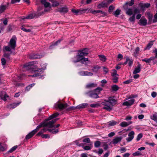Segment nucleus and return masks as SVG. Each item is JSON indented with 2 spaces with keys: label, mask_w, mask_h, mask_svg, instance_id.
<instances>
[{
  "label": "nucleus",
  "mask_w": 157,
  "mask_h": 157,
  "mask_svg": "<svg viewBox=\"0 0 157 157\" xmlns=\"http://www.w3.org/2000/svg\"><path fill=\"white\" fill-rule=\"evenodd\" d=\"M57 11L60 13H67L68 11V9L67 7H64L58 8Z\"/></svg>",
  "instance_id": "obj_22"
},
{
  "label": "nucleus",
  "mask_w": 157,
  "mask_h": 157,
  "mask_svg": "<svg viewBox=\"0 0 157 157\" xmlns=\"http://www.w3.org/2000/svg\"><path fill=\"white\" fill-rule=\"evenodd\" d=\"M88 9H79L76 10L75 9H72L71 10V12L77 15L85 13L88 10Z\"/></svg>",
  "instance_id": "obj_7"
},
{
  "label": "nucleus",
  "mask_w": 157,
  "mask_h": 157,
  "mask_svg": "<svg viewBox=\"0 0 157 157\" xmlns=\"http://www.w3.org/2000/svg\"><path fill=\"white\" fill-rule=\"evenodd\" d=\"M40 8H39L38 9V11L37 12V15L38 16H40L43 15L44 13V12L42 11L40 13Z\"/></svg>",
  "instance_id": "obj_58"
},
{
  "label": "nucleus",
  "mask_w": 157,
  "mask_h": 157,
  "mask_svg": "<svg viewBox=\"0 0 157 157\" xmlns=\"http://www.w3.org/2000/svg\"><path fill=\"white\" fill-rule=\"evenodd\" d=\"M99 57L100 59L102 61L104 62L105 61L106 58L103 55H99Z\"/></svg>",
  "instance_id": "obj_43"
},
{
  "label": "nucleus",
  "mask_w": 157,
  "mask_h": 157,
  "mask_svg": "<svg viewBox=\"0 0 157 157\" xmlns=\"http://www.w3.org/2000/svg\"><path fill=\"white\" fill-rule=\"evenodd\" d=\"M154 22L157 21V13L154 16V19L153 20Z\"/></svg>",
  "instance_id": "obj_64"
},
{
  "label": "nucleus",
  "mask_w": 157,
  "mask_h": 157,
  "mask_svg": "<svg viewBox=\"0 0 157 157\" xmlns=\"http://www.w3.org/2000/svg\"><path fill=\"white\" fill-rule=\"evenodd\" d=\"M108 101L110 104V105L113 107V105H114L116 102V101L113 97H110L109 98Z\"/></svg>",
  "instance_id": "obj_27"
},
{
  "label": "nucleus",
  "mask_w": 157,
  "mask_h": 157,
  "mask_svg": "<svg viewBox=\"0 0 157 157\" xmlns=\"http://www.w3.org/2000/svg\"><path fill=\"white\" fill-rule=\"evenodd\" d=\"M134 3V0H131V1L129 2H127L125 3L126 5H128L129 6H132Z\"/></svg>",
  "instance_id": "obj_44"
},
{
  "label": "nucleus",
  "mask_w": 157,
  "mask_h": 157,
  "mask_svg": "<svg viewBox=\"0 0 157 157\" xmlns=\"http://www.w3.org/2000/svg\"><path fill=\"white\" fill-rule=\"evenodd\" d=\"M117 122L114 121H112L108 122V125L110 126H113L115 125Z\"/></svg>",
  "instance_id": "obj_33"
},
{
  "label": "nucleus",
  "mask_w": 157,
  "mask_h": 157,
  "mask_svg": "<svg viewBox=\"0 0 157 157\" xmlns=\"http://www.w3.org/2000/svg\"><path fill=\"white\" fill-rule=\"evenodd\" d=\"M88 105V104L86 103H82L78 105L75 108H74L73 107H71L70 108L69 110H73L75 109H80L86 108Z\"/></svg>",
  "instance_id": "obj_8"
},
{
  "label": "nucleus",
  "mask_w": 157,
  "mask_h": 157,
  "mask_svg": "<svg viewBox=\"0 0 157 157\" xmlns=\"http://www.w3.org/2000/svg\"><path fill=\"white\" fill-rule=\"evenodd\" d=\"M83 141L84 142L89 143L90 142V140L89 138H86L84 139L83 140Z\"/></svg>",
  "instance_id": "obj_56"
},
{
  "label": "nucleus",
  "mask_w": 157,
  "mask_h": 157,
  "mask_svg": "<svg viewBox=\"0 0 157 157\" xmlns=\"http://www.w3.org/2000/svg\"><path fill=\"white\" fill-rule=\"evenodd\" d=\"M108 5V4L105 0L102 2L98 4L97 7L99 9H101V8H104L106 7H107Z\"/></svg>",
  "instance_id": "obj_15"
},
{
  "label": "nucleus",
  "mask_w": 157,
  "mask_h": 157,
  "mask_svg": "<svg viewBox=\"0 0 157 157\" xmlns=\"http://www.w3.org/2000/svg\"><path fill=\"white\" fill-rule=\"evenodd\" d=\"M78 51V54L72 59V61L74 63H76L79 61L84 64H86L90 63L88 58H84V57Z\"/></svg>",
  "instance_id": "obj_2"
},
{
  "label": "nucleus",
  "mask_w": 157,
  "mask_h": 157,
  "mask_svg": "<svg viewBox=\"0 0 157 157\" xmlns=\"http://www.w3.org/2000/svg\"><path fill=\"white\" fill-rule=\"evenodd\" d=\"M114 7L113 5H111L109 8V12H112L114 9Z\"/></svg>",
  "instance_id": "obj_53"
},
{
  "label": "nucleus",
  "mask_w": 157,
  "mask_h": 157,
  "mask_svg": "<svg viewBox=\"0 0 157 157\" xmlns=\"http://www.w3.org/2000/svg\"><path fill=\"white\" fill-rule=\"evenodd\" d=\"M151 119L157 122V115H153Z\"/></svg>",
  "instance_id": "obj_51"
},
{
  "label": "nucleus",
  "mask_w": 157,
  "mask_h": 157,
  "mask_svg": "<svg viewBox=\"0 0 157 157\" xmlns=\"http://www.w3.org/2000/svg\"><path fill=\"white\" fill-rule=\"evenodd\" d=\"M99 105L98 104H91L90 105V106L92 108H95Z\"/></svg>",
  "instance_id": "obj_62"
},
{
  "label": "nucleus",
  "mask_w": 157,
  "mask_h": 157,
  "mask_svg": "<svg viewBox=\"0 0 157 157\" xmlns=\"http://www.w3.org/2000/svg\"><path fill=\"white\" fill-rule=\"evenodd\" d=\"M103 71L104 72V74H106L109 71L108 69L105 67H103Z\"/></svg>",
  "instance_id": "obj_52"
},
{
  "label": "nucleus",
  "mask_w": 157,
  "mask_h": 157,
  "mask_svg": "<svg viewBox=\"0 0 157 157\" xmlns=\"http://www.w3.org/2000/svg\"><path fill=\"white\" fill-rule=\"evenodd\" d=\"M120 10L119 9L117 10L114 13V15L116 17H117L120 14Z\"/></svg>",
  "instance_id": "obj_46"
},
{
  "label": "nucleus",
  "mask_w": 157,
  "mask_h": 157,
  "mask_svg": "<svg viewBox=\"0 0 157 157\" xmlns=\"http://www.w3.org/2000/svg\"><path fill=\"white\" fill-rule=\"evenodd\" d=\"M97 86L96 84L94 83H90L86 85V87L87 88H91Z\"/></svg>",
  "instance_id": "obj_31"
},
{
  "label": "nucleus",
  "mask_w": 157,
  "mask_h": 157,
  "mask_svg": "<svg viewBox=\"0 0 157 157\" xmlns=\"http://www.w3.org/2000/svg\"><path fill=\"white\" fill-rule=\"evenodd\" d=\"M36 16V13H33L29 14L28 16L25 17H22L21 19V21H22L23 20L25 19H31L33 18Z\"/></svg>",
  "instance_id": "obj_12"
},
{
  "label": "nucleus",
  "mask_w": 157,
  "mask_h": 157,
  "mask_svg": "<svg viewBox=\"0 0 157 157\" xmlns=\"http://www.w3.org/2000/svg\"><path fill=\"white\" fill-rule=\"evenodd\" d=\"M102 104L105 106L103 107V109L109 111H110L112 109V106L108 101H105L102 103Z\"/></svg>",
  "instance_id": "obj_10"
},
{
  "label": "nucleus",
  "mask_w": 157,
  "mask_h": 157,
  "mask_svg": "<svg viewBox=\"0 0 157 157\" xmlns=\"http://www.w3.org/2000/svg\"><path fill=\"white\" fill-rule=\"evenodd\" d=\"M51 2L52 3V7H56L58 6L59 5V2L57 1H52Z\"/></svg>",
  "instance_id": "obj_40"
},
{
  "label": "nucleus",
  "mask_w": 157,
  "mask_h": 157,
  "mask_svg": "<svg viewBox=\"0 0 157 157\" xmlns=\"http://www.w3.org/2000/svg\"><path fill=\"white\" fill-rule=\"evenodd\" d=\"M33 62H30L25 65L23 67L24 69H27L29 68H33L34 66L33 65Z\"/></svg>",
  "instance_id": "obj_17"
},
{
  "label": "nucleus",
  "mask_w": 157,
  "mask_h": 157,
  "mask_svg": "<svg viewBox=\"0 0 157 157\" xmlns=\"http://www.w3.org/2000/svg\"><path fill=\"white\" fill-rule=\"evenodd\" d=\"M56 121V120H52L49 121L48 123L43 122L40 124L39 125L37 126L36 128L34 130H33L31 132H30L29 134L26 135L25 139H29L32 137L39 130V129L42 127H45L48 126L51 127L52 124Z\"/></svg>",
  "instance_id": "obj_1"
},
{
  "label": "nucleus",
  "mask_w": 157,
  "mask_h": 157,
  "mask_svg": "<svg viewBox=\"0 0 157 157\" xmlns=\"http://www.w3.org/2000/svg\"><path fill=\"white\" fill-rule=\"evenodd\" d=\"M155 58V57H150L149 59H143L142 61H144L147 63H149L150 62L151 60H153Z\"/></svg>",
  "instance_id": "obj_29"
},
{
  "label": "nucleus",
  "mask_w": 157,
  "mask_h": 157,
  "mask_svg": "<svg viewBox=\"0 0 157 157\" xmlns=\"http://www.w3.org/2000/svg\"><path fill=\"white\" fill-rule=\"evenodd\" d=\"M132 123V121L126 122L123 121L120 124V126L122 127H126Z\"/></svg>",
  "instance_id": "obj_23"
},
{
  "label": "nucleus",
  "mask_w": 157,
  "mask_h": 157,
  "mask_svg": "<svg viewBox=\"0 0 157 157\" xmlns=\"http://www.w3.org/2000/svg\"><path fill=\"white\" fill-rule=\"evenodd\" d=\"M141 154L139 151H137L136 152L133 153L132 155L134 156H137L140 155Z\"/></svg>",
  "instance_id": "obj_59"
},
{
  "label": "nucleus",
  "mask_w": 157,
  "mask_h": 157,
  "mask_svg": "<svg viewBox=\"0 0 157 157\" xmlns=\"http://www.w3.org/2000/svg\"><path fill=\"white\" fill-rule=\"evenodd\" d=\"M143 135L142 133H140L138 134L136 140L137 141H139L142 137Z\"/></svg>",
  "instance_id": "obj_49"
},
{
  "label": "nucleus",
  "mask_w": 157,
  "mask_h": 157,
  "mask_svg": "<svg viewBox=\"0 0 157 157\" xmlns=\"http://www.w3.org/2000/svg\"><path fill=\"white\" fill-rule=\"evenodd\" d=\"M117 76H115V77H113L112 80L114 83H116L118 82V78Z\"/></svg>",
  "instance_id": "obj_54"
},
{
  "label": "nucleus",
  "mask_w": 157,
  "mask_h": 157,
  "mask_svg": "<svg viewBox=\"0 0 157 157\" xmlns=\"http://www.w3.org/2000/svg\"><path fill=\"white\" fill-rule=\"evenodd\" d=\"M6 8V6L2 5L0 6V13L3 12Z\"/></svg>",
  "instance_id": "obj_39"
},
{
  "label": "nucleus",
  "mask_w": 157,
  "mask_h": 157,
  "mask_svg": "<svg viewBox=\"0 0 157 157\" xmlns=\"http://www.w3.org/2000/svg\"><path fill=\"white\" fill-rule=\"evenodd\" d=\"M40 66L41 67V68L38 69L37 70H34L33 71L35 73V74L32 75H29L28 76L32 77H35L39 76V74L43 72V70L46 68L47 64L46 63H41Z\"/></svg>",
  "instance_id": "obj_6"
},
{
  "label": "nucleus",
  "mask_w": 157,
  "mask_h": 157,
  "mask_svg": "<svg viewBox=\"0 0 157 157\" xmlns=\"http://www.w3.org/2000/svg\"><path fill=\"white\" fill-rule=\"evenodd\" d=\"M147 20L144 17H142L140 20L139 24L142 25H146L147 24Z\"/></svg>",
  "instance_id": "obj_21"
},
{
  "label": "nucleus",
  "mask_w": 157,
  "mask_h": 157,
  "mask_svg": "<svg viewBox=\"0 0 157 157\" xmlns=\"http://www.w3.org/2000/svg\"><path fill=\"white\" fill-rule=\"evenodd\" d=\"M16 38L15 37L13 36L10 40L9 46H4V48L6 51L11 52L12 49L14 50L16 47Z\"/></svg>",
  "instance_id": "obj_4"
},
{
  "label": "nucleus",
  "mask_w": 157,
  "mask_h": 157,
  "mask_svg": "<svg viewBox=\"0 0 157 157\" xmlns=\"http://www.w3.org/2000/svg\"><path fill=\"white\" fill-rule=\"evenodd\" d=\"M78 52L79 53H81V54L84 57V56L87 55L88 54V49L87 48L84 49Z\"/></svg>",
  "instance_id": "obj_24"
},
{
  "label": "nucleus",
  "mask_w": 157,
  "mask_h": 157,
  "mask_svg": "<svg viewBox=\"0 0 157 157\" xmlns=\"http://www.w3.org/2000/svg\"><path fill=\"white\" fill-rule=\"evenodd\" d=\"M101 90V88L98 87L94 90L89 91L86 94L91 98H99L98 94Z\"/></svg>",
  "instance_id": "obj_5"
},
{
  "label": "nucleus",
  "mask_w": 157,
  "mask_h": 157,
  "mask_svg": "<svg viewBox=\"0 0 157 157\" xmlns=\"http://www.w3.org/2000/svg\"><path fill=\"white\" fill-rule=\"evenodd\" d=\"M135 133L134 131L130 132L128 134V137L126 138L127 142H129L131 141L134 138Z\"/></svg>",
  "instance_id": "obj_14"
},
{
  "label": "nucleus",
  "mask_w": 157,
  "mask_h": 157,
  "mask_svg": "<svg viewBox=\"0 0 157 157\" xmlns=\"http://www.w3.org/2000/svg\"><path fill=\"white\" fill-rule=\"evenodd\" d=\"M135 14H134L133 16L129 18V21L131 22H134L135 20Z\"/></svg>",
  "instance_id": "obj_47"
},
{
  "label": "nucleus",
  "mask_w": 157,
  "mask_h": 157,
  "mask_svg": "<svg viewBox=\"0 0 157 157\" xmlns=\"http://www.w3.org/2000/svg\"><path fill=\"white\" fill-rule=\"evenodd\" d=\"M140 71V67L139 66L136 67L135 70L133 71V73L134 74H136L139 73Z\"/></svg>",
  "instance_id": "obj_32"
},
{
  "label": "nucleus",
  "mask_w": 157,
  "mask_h": 157,
  "mask_svg": "<svg viewBox=\"0 0 157 157\" xmlns=\"http://www.w3.org/2000/svg\"><path fill=\"white\" fill-rule=\"evenodd\" d=\"M55 107L56 108H58L60 110H62L67 108V105L66 103L63 104L60 102L58 101L55 104Z\"/></svg>",
  "instance_id": "obj_9"
},
{
  "label": "nucleus",
  "mask_w": 157,
  "mask_h": 157,
  "mask_svg": "<svg viewBox=\"0 0 157 157\" xmlns=\"http://www.w3.org/2000/svg\"><path fill=\"white\" fill-rule=\"evenodd\" d=\"M41 136L42 138H50L48 134H43L41 135Z\"/></svg>",
  "instance_id": "obj_55"
},
{
  "label": "nucleus",
  "mask_w": 157,
  "mask_h": 157,
  "mask_svg": "<svg viewBox=\"0 0 157 157\" xmlns=\"http://www.w3.org/2000/svg\"><path fill=\"white\" fill-rule=\"evenodd\" d=\"M99 68L100 67L98 66H94L93 67L92 69V71L93 72H98Z\"/></svg>",
  "instance_id": "obj_37"
},
{
  "label": "nucleus",
  "mask_w": 157,
  "mask_h": 157,
  "mask_svg": "<svg viewBox=\"0 0 157 157\" xmlns=\"http://www.w3.org/2000/svg\"><path fill=\"white\" fill-rule=\"evenodd\" d=\"M111 75L113 77H115V76H118V74L117 73L116 70L115 69H113L112 71Z\"/></svg>",
  "instance_id": "obj_34"
},
{
  "label": "nucleus",
  "mask_w": 157,
  "mask_h": 157,
  "mask_svg": "<svg viewBox=\"0 0 157 157\" xmlns=\"http://www.w3.org/2000/svg\"><path fill=\"white\" fill-rule=\"evenodd\" d=\"M17 146H15L11 148V149L8 151V152L11 153L14 151L17 148Z\"/></svg>",
  "instance_id": "obj_45"
},
{
  "label": "nucleus",
  "mask_w": 157,
  "mask_h": 157,
  "mask_svg": "<svg viewBox=\"0 0 157 157\" xmlns=\"http://www.w3.org/2000/svg\"><path fill=\"white\" fill-rule=\"evenodd\" d=\"M150 6V4L149 3H145L143 5V6L144 7L148 8Z\"/></svg>",
  "instance_id": "obj_63"
},
{
  "label": "nucleus",
  "mask_w": 157,
  "mask_h": 157,
  "mask_svg": "<svg viewBox=\"0 0 157 157\" xmlns=\"http://www.w3.org/2000/svg\"><path fill=\"white\" fill-rule=\"evenodd\" d=\"M7 147L5 146H2L0 144V151H3L6 150Z\"/></svg>",
  "instance_id": "obj_48"
},
{
  "label": "nucleus",
  "mask_w": 157,
  "mask_h": 157,
  "mask_svg": "<svg viewBox=\"0 0 157 157\" xmlns=\"http://www.w3.org/2000/svg\"><path fill=\"white\" fill-rule=\"evenodd\" d=\"M119 89V87L118 86L116 85H112L111 86V89L113 91H116L118 90Z\"/></svg>",
  "instance_id": "obj_30"
},
{
  "label": "nucleus",
  "mask_w": 157,
  "mask_h": 157,
  "mask_svg": "<svg viewBox=\"0 0 157 157\" xmlns=\"http://www.w3.org/2000/svg\"><path fill=\"white\" fill-rule=\"evenodd\" d=\"M115 134V133L114 132H112L109 134L108 136L109 137H111L113 136Z\"/></svg>",
  "instance_id": "obj_60"
},
{
  "label": "nucleus",
  "mask_w": 157,
  "mask_h": 157,
  "mask_svg": "<svg viewBox=\"0 0 157 157\" xmlns=\"http://www.w3.org/2000/svg\"><path fill=\"white\" fill-rule=\"evenodd\" d=\"M122 58L123 56L121 54H118L117 56V60H118V61H120L122 59Z\"/></svg>",
  "instance_id": "obj_57"
},
{
  "label": "nucleus",
  "mask_w": 157,
  "mask_h": 157,
  "mask_svg": "<svg viewBox=\"0 0 157 157\" xmlns=\"http://www.w3.org/2000/svg\"><path fill=\"white\" fill-rule=\"evenodd\" d=\"M101 144V143L99 141H97L94 143L95 147H99Z\"/></svg>",
  "instance_id": "obj_50"
},
{
  "label": "nucleus",
  "mask_w": 157,
  "mask_h": 157,
  "mask_svg": "<svg viewBox=\"0 0 157 157\" xmlns=\"http://www.w3.org/2000/svg\"><path fill=\"white\" fill-rule=\"evenodd\" d=\"M56 122H54L52 124V126L51 127H49L46 126L45 127L42 126V127H44L42 130L40 131L37 134V135L40 136L42 135V134L45 132L47 131H48L49 132H51L53 134H56L58 132V129L57 128H55V127H53V124Z\"/></svg>",
  "instance_id": "obj_3"
},
{
  "label": "nucleus",
  "mask_w": 157,
  "mask_h": 157,
  "mask_svg": "<svg viewBox=\"0 0 157 157\" xmlns=\"http://www.w3.org/2000/svg\"><path fill=\"white\" fill-rule=\"evenodd\" d=\"M153 42H151L147 45L145 49H149L153 45Z\"/></svg>",
  "instance_id": "obj_42"
},
{
  "label": "nucleus",
  "mask_w": 157,
  "mask_h": 157,
  "mask_svg": "<svg viewBox=\"0 0 157 157\" xmlns=\"http://www.w3.org/2000/svg\"><path fill=\"white\" fill-rule=\"evenodd\" d=\"M79 74L81 76H91L93 75V74L90 72L87 71H83L79 72Z\"/></svg>",
  "instance_id": "obj_13"
},
{
  "label": "nucleus",
  "mask_w": 157,
  "mask_h": 157,
  "mask_svg": "<svg viewBox=\"0 0 157 157\" xmlns=\"http://www.w3.org/2000/svg\"><path fill=\"white\" fill-rule=\"evenodd\" d=\"M21 29L23 31L26 32H29L31 31V30L29 29H26L25 28V27L22 26H21Z\"/></svg>",
  "instance_id": "obj_41"
},
{
  "label": "nucleus",
  "mask_w": 157,
  "mask_h": 157,
  "mask_svg": "<svg viewBox=\"0 0 157 157\" xmlns=\"http://www.w3.org/2000/svg\"><path fill=\"white\" fill-rule=\"evenodd\" d=\"M8 97V96L5 92H2L0 93V98L2 99L5 101L6 100V98Z\"/></svg>",
  "instance_id": "obj_18"
},
{
  "label": "nucleus",
  "mask_w": 157,
  "mask_h": 157,
  "mask_svg": "<svg viewBox=\"0 0 157 157\" xmlns=\"http://www.w3.org/2000/svg\"><path fill=\"white\" fill-rule=\"evenodd\" d=\"M157 93L155 92H153L151 94V95L153 98L157 96Z\"/></svg>",
  "instance_id": "obj_61"
},
{
  "label": "nucleus",
  "mask_w": 157,
  "mask_h": 157,
  "mask_svg": "<svg viewBox=\"0 0 157 157\" xmlns=\"http://www.w3.org/2000/svg\"><path fill=\"white\" fill-rule=\"evenodd\" d=\"M139 49L138 47H137L134 50V55L135 56H136L139 53Z\"/></svg>",
  "instance_id": "obj_38"
},
{
  "label": "nucleus",
  "mask_w": 157,
  "mask_h": 157,
  "mask_svg": "<svg viewBox=\"0 0 157 157\" xmlns=\"http://www.w3.org/2000/svg\"><path fill=\"white\" fill-rule=\"evenodd\" d=\"M88 11L89 12H90L94 14H95L98 13H100L101 14H102V16L103 17H104L106 15V13L104 11L100 10H96L93 9H90Z\"/></svg>",
  "instance_id": "obj_11"
},
{
  "label": "nucleus",
  "mask_w": 157,
  "mask_h": 157,
  "mask_svg": "<svg viewBox=\"0 0 157 157\" xmlns=\"http://www.w3.org/2000/svg\"><path fill=\"white\" fill-rule=\"evenodd\" d=\"M59 113H55L53 114L52 115H51L48 118V119L46 120V121L44 122L48 123L49 121H49L48 122V121L49 120H50L52 119V118L57 117L59 115ZM57 120V119H55V120H56V121Z\"/></svg>",
  "instance_id": "obj_20"
},
{
  "label": "nucleus",
  "mask_w": 157,
  "mask_h": 157,
  "mask_svg": "<svg viewBox=\"0 0 157 157\" xmlns=\"http://www.w3.org/2000/svg\"><path fill=\"white\" fill-rule=\"evenodd\" d=\"M133 10L131 9H128L126 11V13L129 15H131L132 14Z\"/></svg>",
  "instance_id": "obj_36"
},
{
  "label": "nucleus",
  "mask_w": 157,
  "mask_h": 157,
  "mask_svg": "<svg viewBox=\"0 0 157 157\" xmlns=\"http://www.w3.org/2000/svg\"><path fill=\"white\" fill-rule=\"evenodd\" d=\"M42 57V56H40L39 55H33L31 58L33 59H39L41 58Z\"/></svg>",
  "instance_id": "obj_35"
},
{
  "label": "nucleus",
  "mask_w": 157,
  "mask_h": 157,
  "mask_svg": "<svg viewBox=\"0 0 157 157\" xmlns=\"http://www.w3.org/2000/svg\"><path fill=\"white\" fill-rule=\"evenodd\" d=\"M135 101V100L133 98H131L123 103V105H124L128 106L132 105Z\"/></svg>",
  "instance_id": "obj_16"
},
{
  "label": "nucleus",
  "mask_w": 157,
  "mask_h": 157,
  "mask_svg": "<svg viewBox=\"0 0 157 157\" xmlns=\"http://www.w3.org/2000/svg\"><path fill=\"white\" fill-rule=\"evenodd\" d=\"M41 2L43 5H44V6L45 7H50V6L51 7V4L50 3L47 2L46 0H41Z\"/></svg>",
  "instance_id": "obj_25"
},
{
  "label": "nucleus",
  "mask_w": 157,
  "mask_h": 157,
  "mask_svg": "<svg viewBox=\"0 0 157 157\" xmlns=\"http://www.w3.org/2000/svg\"><path fill=\"white\" fill-rule=\"evenodd\" d=\"M122 137H117L114 138L112 141V144H116L120 142L122 139Z\"/></svg>",
  "instance_id": "obj_19"
},
{
  "label": "nucleus",
  "mask_w": 157,
  "mask_h": 157,
  "mask_svg": "<svg viewBox=\"0 0 157 157\" xmlns=\"http://www.w3.org/2000/svg\"><path fill=\"white\" fill-rule=\"evenodd\" d=\"M133 61L132 59H130L128 57H127L126 61L124 63L123 65H126L128 63L129 66H131L132 64Z\"/></svg>",
  "instance_id": "obj_26"
},
{
  "label": "nucleus",
  "mask_w": 157,
  "mask_h": 157,
  "mask_svg": "<svg viewBox=\"0 0 157 157\" xmlns=\"http://www.w3.org/2000/svg\"><path fill=\"white\" fill-rule=\"evenodd\" d=\"M20 103V102L17 103H14L9 105L8 107L10 109H13L19 105Z\"/></svg>",
  "instance_id": "obj_28"
}]
</instances>
